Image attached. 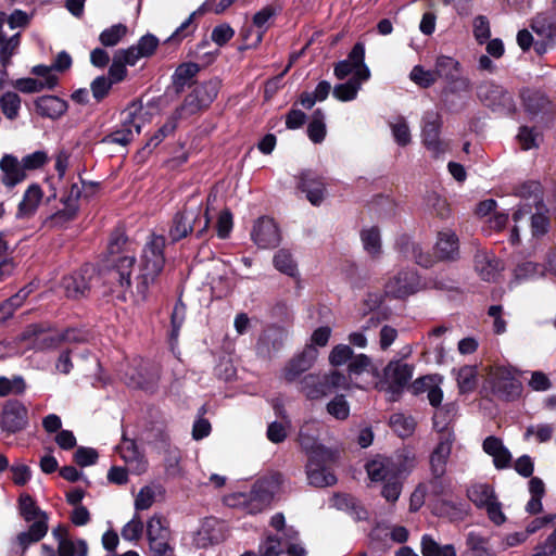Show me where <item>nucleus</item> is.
Returning <instances> with one entry per match:
<instances>
[{"instance_id": "obj_1", "label": "nucleus", "mask_w": 556, "mask_h": 556, "mask_svg": "<svg viewBox=\"0 0 556 556\" xmlns=\"http://www.w3.org/2000/svg\"><path fill=\"white\" fill-rule=\"evenodd\" d=\"M165 238L162 235H151L146 242L139 262V274L136 277V289L131 288L130 273L135 265V257L130 255L119 256L114 261V266L109 271V278L114 283L112 291L117 298L138 303L147 298L149 287L153 285L163 270L165 264L164 250Z\"/></svg>"}, {"instance_id": "obj_2", "label": "nucleus", "mask_w": 556, "mask_h": 556, "mask_svg": "<svg viewBox=\"0 0 556 556\" xmlns=\"http://www.w3.org/2000/svg\"><path fill=\"white\" fill-rule=\"evenodd\" d=\"M533 194V204H535V212L532 210L531 203L520 204L513 214L514 226L510 233V242L516 244L519 242V228L521 223H527L529 217L531 219V232L533 237H541L545 235L549 227V220L546 216V210L540 200V186L536 182L525 185L520 188L519 194L526 197V193Z\"/></svg>"}, {"instance_id": "obj_3", "label": "nucleus", "mask_w": 556, "mask_h": 556, "mask_svg": "<svg viewBox=\"0 0 556 556\" xmlns=\"http://www.w3.org/2000/svg\"><path fill=\"white\" fill-rule=\"evenodd\" d=\"M146 115L141 105L130 104L122 112L119 127L105 136L102 142L127 146L140 134L142 126L148 122Z\"/></svg>"}, {"instance_id": "obj_4", "label": "nucleus", "mask_w": 556, "mask_h": 556, "mask_svg": "<svg viewBox=\"0 0 556 556\" xmlns=\"http://www.w3.org/2000/svg\"><path fill=\"white\" fill-rule=\"evenodd\" d=\"M485 388L504 400H515L522 392V384L511 370L500 366L490 368L485 379Z\"/></svg>"}, {"instance_id": "obj_5", "label": "nucleus", "mask_w": 556, "mask_h": 556, "mask_svg": "<svg viewBox=\"0 0 556 556\" xmlns=\"http://www.w3.org/2000/svg\"><path fill=\"white\" fill-rule=\"evenodd\" d=\"M415 367L402 359H392L383 368L382 379L376 388L392 395L399 394L408 384L414 375Z\"/></svg>"}, {"instance_id": "obj_6", "label": "nucleus", "mask_w": 556, "mask_h": 556, "mask_svg": "<svg viewBox=\"0 0 556 556\" xmlns=\"http://www.w3.org/2000/svg\"><path fill=\"white\" fill-rule=\"evenodd\" d=\"M472 84L469 78H457L446 84L441 92L442 109L452 114L463 112L468 104Z\"/></svg>"}, {"instance_id": "obj_7", "label": "nucleus", "mask_w": 556, "mask_h": 556, "mask_svg": "<svg viewBox=\"0 0 556 556\" xmlns=\"http://www.w3.org/2000/svg\"><path fill=\"white\" fill-rule=\"evenodd\" d=\"M334 75L338 79H344L348 76H351L350 79H369L370 71L365 64V48L362 43H356L348 58L336 65Z\"/></svg>"}, {"instance_id": "obj_8", "label": "nucleus", "mask_w": 556, "mask_h": 556, "mask_svg": "<svg viewBox=\"0 0 556 556\" xmlns=\"http://www.w3.org/2000/svg\"><path fill=\"white\" fill-rule=\"evenodd\" d=\"M441 415L442 412L439 410L434 414L433 417L434 427L439 429V431L441 432V437L435 448L430 455L431 471L433 476L438 478L442 477L445 472V467L450 458L452 446L454 443V434L448 429H445L444 426L440 428L439 418L441 417Z\"/></svg>"}, {"instance_id": "obj_9", "label": "nucleus", "mask_w": 556, "mask_h": 556, "mask_svg": "<svg viewBox=\"0 0 556 556\" xmlns=\"http://www.w3.org/2000/svg\"><path fill=\"white\" fill-rule=\"evenodd\" d=\"M271 492L262 481L253 488L250 494L238 493L227 496L225 502L228 506H242L249 514L262 511L270 502Z\"/></svg>"}, {"instance_id": "obj_10", "label": "nucleus", "mask_w": 556, "mask_h": 556, "mask_svg": "<svg viewBox=\"0 0 556 556\" xmlns=\"http://www.w3.org/2000/svg\"><path fill=\"white\" fill-rule=\"evenodd\" d=\"M147 538L152 554L170 552L168 521L162 515L154 514L149 518L147 521Z\"/></svg>"}, {"instance_id": "obj_11", "label": "nucleus", "mask_w": 556, "mask_h": 556, "mask_svg": "<svg viewBox=\"0 0 556 556\" xmlns=\"http://www.w3.org/2000/svg\"><path fill=\"white\" fill-rule=\"evenodd\" d=\"M419 276L414 269H403L391 277L386 283L384 291L393 298H406L421 288Z\"/></svg>"}, {"instance_id": "obj_12", "label": "nucleus", "mask_w": 556, "mask_h": 556, "mask_svg": "<svg viewBox=\"0 0 556 556\" xmlns=\"http://www.w3.org/2000/svg\"><path fill=\"white\" fill-rule=\"evenodd\" d=\"M200 215V204L188 205L181 212H178L174 216L173 224L168 230L172 241L176 242L186 238L193 230L194 224L201 222Z\"/></svg>"}, {"instance_id": "obj_13", "label": "nucleus", "mask_w": 556, "mask_h": 556, "mask_svg": "<svg viewBox=\"0 0 556 556\" xmlns=\"http://www.w3.org/2000/svg\"><path fill=\"white\" fill-rule=\"evenodd\" d=\"M251 238L261 249L275 248L280 243V230L273 218H258L251 231Z\"/></svg>"}, {"instance_id": "obj_14", "label": "nucleus", "mask_w": 556, "mask_h": 556, "mask_svg": "<svg viewBox=\"0 0 556 556\" xmlns=\"http://www.w3.org/2000/svg\"><path fill=\"white\" fill-rule=\"evenodd\" d=\"M441 125L442 119L438 112L428 111L425 113L421 123L422 142L427 149L434 154H439L444 151L443 143L440 140Z\"/></svg>"}, {"instance_id": "obj_15", "label": "nucleus", "mask_w": 556, "mask_h": 556, "mask_svg": "<svg viewBox=\"0 0 556 556\" xmlns=\"http://www.w3.org/2000/svg\"><path fill=\"white\" fill-rule=\"evenodd\" d=\"M479 100L493 110L511 105V96L504 88L494 81L486 80L477 87Z\"/></svg>"}, {"instance_id": "obj_16", "label": "nucleus", "mask_w": 556, "mask_h": 556, "mask_svg": "<svg viewBox=\"0 0 556 556\" xmlns=\"http://www.w3.org/2000/svg\"><path fill=\"white\" fill-rule=\"evenodd\" d=\"M331 456L330 452L328 454H312L308 455V463L306 466L307 479L311 484L315 486H329L336 483V476L326 468L321 460L325 462L329 459Z\"/></svg>"}, {"instance_id": "obj_17", "label": "nucleus", "mask_w": 556, "mask_h": 556, "mask_svg": "<svg viewBox=\"0 0 556 556\" xmlns=\"http://www.w3.org/2000/svg\"><path fill=\"white\" fill-rule=\"evenodd\" d=\"M28 424L27 408L18 401H9L2 410L1 427L3 430L15 433Z\"/></svg>"}, {"instance_id": "obj_18", "label": "nucleus", "mask_w": 556, "mask_h": 556, "mask_svg": "<svg viewBox=\"0 0 556 556\" xmlns=\"http://www.w3.org/2000/svg\"><path fill=\"white\" fill-rule=\"evenodd\" d=\"M94 274L91 265H85L78 273L62 279V288L67 298L77 299L84 296L89 290L90 280Z\"/></svg>"}, {"instance_id": "obj_19", "label": "nucleus", "mask_w": 556, "mask_h": 556, "mask_svg": "<svg viewBox=\"0 0 556 556\" xmlns=\"http://www.w3.org/2000/svg\"><path fill=\"white\" fill-rule=\"evenodd\" d=\"M125 382L131 388L152 391L156 384L157 376L152 372L141 361H135L124 374Z\"/></svg>"}, {"instance_id": "obj_20", "label": "nucleus", "mask_w": 556, "mask_h": 556, "mask_svg": "<svg viewBox=\"0 0 556 556\" xmlns=\"http://www.w3.org/2000/svg\"><path fill=\"white\" fill-rule=\"evenodd\" d=\"M318 351L313 345H306L303 351L295 355L285 367L283 378L291 382L301 374L308 370L317 359Z\"/></svg>"}, {"instance_id": "obj_21", "label": "nucleus", "mask_w": 556, "mask_h": 556, "mask_svg": "<svg viewBox=\"0 0 556 556\" xmlns=\"http://www.w3.org/2000/svg\"><path fill=\"white\" fill-rule=\"evenodd\" d=\"M366 471L369 479L374 482H384L401 476V468L397 463L391 458L378 456L366 464Z\"/></svg>"}, {"instance_id": "obj_22", "label": "nucleus", "mask_w": 556, "mask_h": 556, "mask_svg": "<svg viewBox=\"0 0 556 556\" xmlns=\"http://www.w3.org/2000/svg\"><path fill=\"white\" fill-rule=\"evenodd\" d=\"M482 450L492 457L493 465L496 469H505L511 464V453L504 445L503 441L494 435L486 437L482 443Z\"/></svg>"}, {"instance_id": "obj_23", "label": "nucleus", "mask_w": 556, "mask_h": 556, "mask_svg": "<svg viewBox=\"0 0 556 556\" xmlns=\"http://www.w3.org/2000/svg\"><path fill=\"white\" fill-rule=\"evenodd\" d=\"M2 172L1 181L8 188H13L26 178V170L21 161L12 154H5L0 160Z\"/></svg>"}, {"instance_id": "obj_24", "label": "nucleus", "mask_w": 556, "mask_h": 556, "mask_svg": "<svg viewBox=\"0 0 556 556\" xmlns=\"http://www.w3.org/2000/svg\"><path fill=\"white\" fill-rule=\"evenodd\" d=\"M434 251L439 260H456L459 255V240L451 229L438 232Z\"/></svg>"}, {"instance_id": "obj_25", "label": "nucleus", "mask_w": 556, "mask_h": 556, "mask_svg": "<svg viewBox=\"0 0 556 556\" xmlns=\"http://www.w3.org/2000/svg\"><path fill=\"white\" fill-rule=\"evenodd\" d=\"M35 336L34 343L38 348H54L58 346L61 342H77L83 340L80 333L74 329L66 330L63 333H59L55 331H35L33 332Z\"/></svg>"}, {"instance_id": "obj_26", "label": "nucleus", "mask_w": 556, "mask_h": 556, "mask_svg": "<svg viewBox=\"0 0 556 556\" xmlns=\"http://www.w3.org/2000/svg\"><path fill=\"white\" fill-rule=\"evenodd\" d=\"M231 270L223 261H216L208 274L210 283L218 296L227 294L232 288Z\"/></svg>"}, {"instance_id": "obj_27", "label": "nucleus", "mask_w": 556, "mask_h": 556, "mask_svg": "<svg viewBox=\"0 0 556 556\" xmlns=\"http://www.w3.org/2000/svg\"><path fill=\"white\" fill-rule=\"evenodd\" d=\"M475 268L483 280L494 281L504 266L494 255L479 252L475 257Z\"/></svg>"}, {"instance_id": "obj_28", "label": "nucleus", "mask_w": 556, "mask_h": 556, "mask_svg": "<svg viewBox=\"0 0 556 556\" xmlns=\"http://www.w3.org/2000/svg\"><path fill=\"white\" fill-rule=\"evenodd\" d=\"M299 187L306 193L308 201L313 205H318L324 199L325 186L321 179L312 172H305L301 175Z\"/></svg>"}, {"instance_id": "obj_29", "label": "nucleus", "mask_w": 556, "mask_h": 556, "mask_svg": "<svg viewBox=\"0 0 556 556\" xmlns=\"http://www.w3.org/2000/svg\"><path fill=\"white\" fill-rule=\"evenodd\" d=\"M317 432L318 424L316 421H306L300 429L299 441L308 455L328 454V450L318 443Z\"/></svg>"}, {"instance_id": "obj_30", "label": "nucleus", "mask_w": 556, "mask_h": 556, "mask_svg": "<svg viewBox=\"0 0 556 556\" xmlns=\"http://www.w3.org/2000/svg\"><path fill=\"white\" fill-rule=\"evenodd\" d=\"M434 72L437 78H442L450 84L457 78H467L462 74V65L460 63L447 55H439L434 63Z\"/></svg>"}, {"instance_id": "obj_31", "label": "nucleus", "mask_w": 556, "mask_h": 556, "mask_svg": "<svg viewBox=\"0 0 556 556\" xmlns=\"http://www.w3.org/2000/svg\"><path fill=\"white\" fill-rule=\"evenodd\" d=\"M42 199V191L37 185H31L25 191L22 201L18 204L17 217L28 218L36 212Z\"/></svg>"}, {"instance_id": "obj_32", "label": "nucleus", "mask_w": 556, "mask_h": 556, "mask_svg": "<svg viewBox=\"0 0 556 556\" xmlns=\"http://www.w3.org/2000/svg\"><path fill=\"white\" fill-rule=\"evenodd\" d=\"M36 109L42 116L58 118L65 113L67 104L64 100L58 97L43 96L36 101Z\"/></svg>"}, {"instance_id": "obj_33", "label": "nucleus", "mask_w": 556, "mask_h": 556, "mask_svg": "<svg viewBox=\"0 0 556 556\" xmlns=\"http://www.w3.org/2000/svg\"><path fill=\"white\" fill-rule=\"evenodd\" d=\"M439 381L435 376H426L417 379L413 387L415 392H427V397L432 406L441 404L443 392L438 386Z\"/></svg>"}, {"instance_id": "obj_34", "label": "nucleus", "mask_w": 556, "mask_h": 556, "mask_svg": "<svg viewBox=\"0 0 556 556\" xmlns=\"http://www.w3.org/2000/svg\"><path fill=\"white\" fill-rule=\"evenodd\" d=\"M77 212L78 206H75L74 204H63V208L48 216L45 219L43 225L50 229L63 228L76 217Z\"/></svg>"}, {"instance_id": "obj_35", "label": "nucleus", "mask_w": 556, "mask_h": 556, "mask_svg": "<svg viewBox=\"0 0 556 556\" xmlns=\"http://www.w3.org/2000/svg\"><path fill=\"white\" fill-rule=\"evenodd\" d=\"M467 496L479 508H484L496 498L493 488L485 483L471 485L467 491Z\"/></svg>"}, {"instance_id": "obj_36", "label": "nucleus", "mask_w": 556, "mask_h": 556, "mask_svg": "<svg viewBox=\"0 0 556 556\" xmlns=\"http://www.w3.org/2000/svg\"><path fill=\"white\" fill-rule=\"evenodd\" d=\"M20 510L23 518L28 522L43 520L45 522L48 523V515L36 505L33 497L28 494L21 495Z\"/></svg>"}, {"instance_id": "obj_37", "label": "nucleus", "mask_w": 556, "mask_h": 556, "mask_svg": "<svg viewBox=\"0 0 556 556\" xmlns=\"http://www.w3.org/2000/svg\"><path fill=\"white\" fill-rule=\"evenodd\" d=\"M301 386L302 391L311 400L323 397L329 393L328 387L325 386L324 377L316 375L305 376L301 382Z\"/></svg>"}, {"instance_id": "obj_38", "label": "nucleus", "mask_w": 556, "mask_h": 556, "mask_svg": "<svg viewBox=\"0 0 556 556\" xmlns=\"http://www.w3.org/2000/svg\"><path fill=\"white\" fill-rule=\"evenodd\" d=\"M48 532V523L42 521H35L31 523L27 531L21 532L17 535V542L25 551L30 544L40 541Z\"/></svg>"}, {"instance_id": "obj_39", "label": "nucleus", "mask_w": 556, "mask_h": 556, "mask_svg": "<svg viewBox=\"0 0 556 556\" xmlns=\"http://www.w3.org/2000/svg\"><path fill=\"white\" fill-rule=\"evenodd\" d=\"M422 556H456L455 547L452 544L440 545L430 535L425 534L421 538Z\"/></svg>"}, {"instance_id": "obj_40", "label": "nucleus", "mask_w": 556, "mask_h": 556, "mask_svg": "<svg viewBox=\"0 0 556 556\" xmlns=\"http://www.w3.org/2000/svg\"><path fill=\"white\" fill-rule=\"evenodd\" d=\"M545 269L546 267L544 265L531 261H525L516 266L514 270V278L518 282L534 279L543 276Z\"/></svg>"}, {"instance_id": "obj_41", "label": "nucleus", "mask_w": 556, "mask_h": 556, "mask_svg": "<svg viewBox=\"0 0 556 556\" xmlns=\"http://www.w3.org/2000/svg\"><path fill=\"white\" fill-rule=\"evenodd\" d=\"M361 239L363 247L368 254L372 256H377L380 254L381 236L380 230L377 227L371 226L368 228H364L361 232Z\"/></svg>"}, {"instance_id": "obj_42", "label": "nucleus", "mask_w": 556, "mask_h": 556, "mask_svg": "<svg viewBox=\"0 0 556 556\" xmlns=\"http://www.w3.org/2000/svg\"><path fill=\"white\" fill-rule=\"evenodd\" d=\"M394 141L401 146L406 147L412 141L410 129L407 121L403 116H397L389 122Z\"/></svg>"}, {"instance_id": "obj_43", "label": "nucleus", "mask_w": 556, "mask_h": 556, "mask_svg": "<svg viewBox=\"0 0 556 556\" xmlns=\"http://www.w3.org/2000/svg\"><path fill=\"white\" fill-rule=\"evenodd\" d=\"M390 426L401 438H407L414 433L416 421L412 416L395 413L390 417Z\"/></svg>"}, {"instance_id": "obj_44", "label": "nucleus", "mask_w": 556, "mask_h": 556, "mask_svg": "<svg viewBox=\"0 0 556 556\" xmlns=\"http://www.w3.org/2000/svg\"><path fill=\"white\" fill-rule=\"evenodd\" d=\"M273 263L275 268L285 275L290 277H295L298 275L296 263L288 250H279L274 255Z\"/></svg>"}, {"instance_id": "obj_45", "label": "nucleus", "mask_w": 556, "mask_h": 556, "mask_svg": "<svg viewBox=\"0 0 556 556\" xmlns=\"http://www.w3.org/2000/svg\"><path fill=\"white\" fill-rule=\"evenodd\" d=\"M366 80L349 79L346 83L339 84L333 88V97L340 101H352L357 97L362 85Z\"/></svg>"}, {"instance_id": "obj_46", "label": "nucleus", "mask_w": 556, "mask_h": 556, "mask_svg": "<svg viewBox=\"0 0 556 556\" xmlns=\"http://www.w3.org/2000/svg\"><path fill=\"white\" fill-rule=\"evenodd\" d=\"M16 88L26 93L39 92L43 89H53L55 80L51 76L47 80L36 78H22L16 81Z\"/></svg>"}, {"instance_id": "obj_47", "label": "nucleus", "mask_w": 556, "mask_h": 556, "mask_svg": "<svg viewBox=\"0 0 556 556\" xmlns=\"http://www.w3.org/2000/svg\"><path fill=\"white\" fill-rule=\"evenodd\" d=\"M161 493V488L157 485H146L140 489L135 498L136 510H147L155 502V497Z\"/></svg>"}, {"instance_id": "obj_48", "label": "nucleus", "mask_w": 556, "mask_h": 556, "mask_svg": "<svg viewBox=\"0 0 556 556\" xmlns=\"http://www.w3.org/2000/svg\"><path fill=\"white\" fill-rule=\"evenodd\" d=\"M435 509L439 515L447 517L451 521L463 520L467 516V509L462 503L442 501Z\"/></svg>"}, {"instance_id": "obj_49", "label": "nucleus", "mask_w": 556, "mask_h": 556, "mask_svg": "<svg viewBox=\"0 0 556 556\" xmlns=\"http://www.w3.org/2000/svg\"><path fill=\"white\" fill-rule=\"evenodd\" d=\"M456 380L460 392L466 393L475 389L477 371L473 366H464L456 372Z\"/></svg>"}, {"instance_id": "obj_50", "label": "nucleus", "mask_w": 556, "mask_h": 556, "mask_svg": "<svg viewBox=\"0 0 556 556\" xmlns=\"http://www.w3.org/2000/svg\"><path fill=\"white\" fill-rule=\"evenodd\" d=\"M309 139L314 143H320L326 137V125L324 123V114L320 110L314 112L311 123L307 127Z\"/></svg>"}, {"instance_id": "obj_51", "label": "nucleus", "mask_w": 556, "mask_h": 556, "mask_svg": "<svg viewBox=\"0 0 556 556\" xmlns=\"http://www.w3.org/2000/svg\"><path fill=\"white\" fill-rule=\"evenodd\" d=\"M0 106L7 118L15 119L21 109V98L15 92H5L0 98Z\"/></svg>"}, {"instance_id": "obj_52", "label": "nucleus", "mask_w": 556, "mask_h": 556, "mask_svg": "<svg viewBox=\"0 0 556 556\" xmlns=\"http://www.w3.org/2000/svg\"><path fill=\"white\" fill-rule=\"evenodd\" d=\"M127 34V27L124 24H115L104 29L100 36V42L105 47L116 46Z\"/></svg>"}, {"instance_id": "obj_53", "label": "nucleus", "mask_w": 556, "mask_h": 556, "mask_svg": "<svg viewBox=\"0 0 556 556\" xmlns=\"http://www.w3.org/2000/svg\"><path fill=\"white\" fill-rule=\"evenodd\" d=\"M205 108L201 102L194 91L189 93L181 106H179L173 115H175L178 119L184 118L190 115L198 113L200 110Z\"/></svg>"}, {"instance_id": "obj_54", "label": "nucleus", "mask_w": 556, "mask_h": 556, "mask_svg": "<svg viewBox=\"0 0 556 556\" xmlns=\"http://www.w3.org/2000/svg\"><path fill=\"white\" fill-rule=\"evenodd\" d=\"M186 319V306L178 302L175 304L172 316H170V332H169V339L170 341L177 342L180 328L182 327Z\"/></svg>"}, {"instance_id": "obj_55", "label": "nucleus", "mask_w": 556, "mask_h": 556, "mask_svg": "<svg viewBox=\"0 0 556 556\" xmlns=\"http://www.w3.org/2000/svg\"><path fill=\"white\" fill-rule=\"evenodd\" d=\"M59 556H87L88 546L84 540H67L58 546Z\"/></svg>"}, {"instance_id": "obj_56", "label": "nucleus", "mask_w": 556, "mask_h": 556, "mask_svg": "<svg viewBox=\"0 0 556 556\" xmlns=\"http://www.w3.org/2000/svg\"><path fill=\"white\" fill-rule=\"evenodd\" d=\"M29 291L26 289L20 290L15 295L0 305V321H4L12 316L14 309L20 307L25 299L28 296Z\"/></svg>"}, {"instance_id": "obj_57", "label": "nucleus", "mask_w": 556, "mask_h": 556, "mask_svg": "<svg viewBox=\"0 0 556 556\" xmlns=\"http://www.w3.org/2000/svg\"><path fill=\"white\" fill-rule=\"evenodd\" d=\"M379 324V318L375 314L370 315L365 325L362 326V331H353L349 334V342L356 348L365 349L367 346V338L364 334V330L376 328Z\"/></svg>"}, {"instance_id": "obj_58", "label": "nucleus", "mask_w": 556, "mask_h": 556, "mask_svg": "<svg viewBox=\"0 0 556 556\" xmlns=\"http://www.w3.org/2000/svg\"><path fill=\"white\" fill-rule=\"evenodd\" d=\"M143 533V522L138 514L122 528L121 535L125 541H138Z\"/></svg>"}, {"instance_id": "obj_59", "label": "nucleus", "mask_w": 556, "mask_h": 556, "mask_svg": "<svg viewBox=\"0 0 556 556\" xmlns=\"http://www.w3.org/2000/svg\"><path fill=\"white\" fill-rule=\"evenodd\" d=\"M409 77L416 85L422 88H429L438 80L434 70L428 71L420 65L413 67Z\"/></svg>"}, {"instance_id": "obj_60", "label": "nucleus", "mask_w": 556, "mask_h": 556, "mask_svg": "<svg viewBox=\"0 0 556 556\" xmlns=\"http://www.w3.org/2000/svg\"><path fill=\"white\" fill-rule=\"evenodd\" d=\"M25 381L21 376H14L12 379L4 376L0 377V396L21 394L25 391Z\"/></svg>"}, {"instance_id": "obj_61", "label": "nucleus", "mask_w": 556, "mask_h": 556, "mask_svg": "<svg viewBox=\"0 0 556 556\" xmlns=\"http://www.w3.org/2000/svg\"><path fill=\"white\" fill-rule=\"evenodd\" d=\"M20 46V34L1 41L0 61L3 70L10 64L11 58L16 53Z\"/></svg>"}, {"instance_id": "obj_62", "label": "nucleus", "mask_w": 556, "mask_h": 556, "mask_svg": "<svg viewBox=\"0 0 556 556\" xmlns=\"http://www.w3.org/2000/svg\"><path fill=\"white\" fill-rule=\"evenodd\" d=\"M193 91L200 99V102L206 108L208 106L218 93V83L207 81L200 86H197Z\"/></svg>"}, {"instance_id": "obj_63", "label": "nucleus", "mask_w": 556, "mask_h": 556, "mask_svg": "<svg viewBox=\"0 0 556 556\" xmlns=\"http://www.w3.org/2000/svg\"><path fill=\"white\" fill-rule=\"evenodd\" d=\"M327 412L336 419L344 420L350 415V405L343 395H338L328 403Z\"/></svg>"}, {"instance_id": "obj_64", "label": "nucleus", "mask_w": 556, "mask_h": 556, "mask_svg": "<svg viewBox=\"0 0 556 556\" xmlns=\"http://www.w3.org/2000/svg\"><path fill=\"white\" fill-rule=\"evenodd\" d=\"M531 556H556V527L544 542L535 546Z\"/></svg>"}]
</instances>
